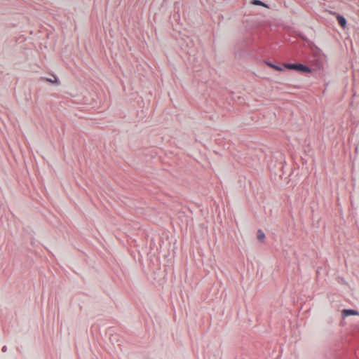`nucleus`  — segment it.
<instances>
[{
	"mask_svg": "<svg viewBox=\"0 0 359 359\" xmlns=\"http://www.w3.org/2000/svg\"><path fill=\"white\" fill-rule=\"evenodd\" d=\"M283 67L286 69H294L296 71L303 72H311V69L302 64H284Z\"/></svg>",
	"mask_w": 359,
	"mask_h": 359,
	"instance_id": "f257e3e1",
	"label": "nucleus"
},
{
	"mask_svg": "<svg viewBox=\"0 0 359 359\" xmlns=\"http://www.w3.org/2000/svg\"><path fill=\"white\" fill-rule=\"evenodd\" d=\"M341 315L343 318H346L348 316H358L359 312L353 309H344L341 311Z\"/></svg>",
	"mask_w": 359,
	"mask_h": 359,
	"instance_id": "f03ea898",
	"label": "nucleus"
},
{
	"mask_svg": "<svg viewBox=\"0 0 359 359\" xmlns=\"http://www.w3.org/2000/svg\"><path fill=\"white\" fill-rule=\"evenodd\" d=\"M337 21H338V23L339 24V25L341 27L344 28L346 27V19L343 16L339 15H338L337 16Z\"/></svg>",
	"mask_w": 359,
	"mask_h": 359,
	"instance_id": "7ed1b4c3",
	"label": "nucleus"
},
{
	"mask_svg": "<svg viewBox=\"0 0 359 359\" xmlns=\"http://www.w3.org/2000/svg\"><path fill=\"white\" fill-rule=\"evenodd\" d=\"M257 238L261 242L264 241L265 234L261 229H259L257 232Z\"/></svg>",
	"mask_w": 359,
	"mask_h": 359,
	"instance_id": "20e7f679",
	"label": "nucleus"
},
{
	"mask_svg": "<svg viewBox=\"0 0 359 359\" xmlns=\"http://www.w3.org/2000/svg\"><path fill=\"white\" fill-rule=\"evenodd\" d=\"M252 4L253 5H256V6H264V7H266V8H269V6L265 4L264 2L259 1V0H253L252 1Z\"/></svg>",
	"mask_w": 359,
	"mask_h": 359,
	"instance_id": "39448f33",
	"label": "nucleus"
},
{
	"mask_svg": "<svg viewBox=\"0 0 359 359\" xmlns=\"http://www.w3.org/2000/svg\"><path fill=\"white\" fill-rule=\"evenodd\" d=\"M46 81L50 83H57V79L55 76H54V80H52L50 79H46Z\"/></svg>",
	"mask_w": 359,
	"mask_h": 359,
	"instance_id": "423d86ee",
	"label": "nucleus"
},
{
	"mask_svg": "<svg viewBox=\"0 0 359 359\" xmlns=\"http://www.w3.org/2000/svg\"><path fill=\"white\" fill-rule=\"evenodd\" d=\"M273 69L275 70H277V71H283V68L281 67H279L277 65H275L274 67H273Z\"/></svg>",
	"mask_w": 359,
	"mask_h": 359,
	"instance_id": "0eeeda50",
	"label": "nucleus"
},
{
	"mask_svg": "<svg viewBox=\"0 0 359 359\" xmlns=\"http://www.w3.org/2000/svg\"><path fill=\"white\" fill-rule=\"evenodd\" d=\"M266 64L269 67H271V68H272V69H273V67H274V66H275V65H273V64H272V63H271V62H266Z\"/></svg>",
	"mask_w": 359,
	"mask_h": 359,
	"instance_id": "6e6552de",
	"label": "nucleus"
},
{
	"mask_svg": "<svg viewBox=\"0 0 359 359\" xmlns=\"http://www.w3.org/2000/svg\"><path fill=\"white\" fill-rule=\"evenodd\" d=\"M2 351H6V347H3Z\"/></svg>",
	"mask_w": 359,
	"mask_h": 359,
	"instance_id": "1a4fd4ad",
	"label": "nucleus"
}]
</instances>
